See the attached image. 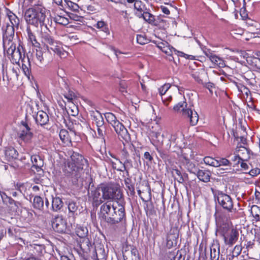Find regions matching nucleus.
Returning <instances> with one entry per match:
<instances>
[{"instance_id":"nucleus-1","label":"nucleus","mask_w":260,"mask_h":260,"mask_svg":"<svg viewBox=\"0 0 260 260\" xmlns=\"http://www.w3.org/2000/svg\"><path fill=\"white\" fill-rule=\"evenodd\" d=\"M101 216L110 224H116L124 217V209L118 202L107 201L100 207Z\"/></svg>"},{"instance_id":"nucleus-2","label":"nucleus","mask_w":260,"mask_h":260,"mask_svg":"<svg viewBox=\"0 0 260 260\" xmlns=\"http://www.w3.org/2000/svg\"><path fill=\"white\" fill-rule=\"evenodd\" d=\"M46 12V8L42 5H35L26 10L24 18L28 25L36 27L45 26L47 28V24L45 23Z\"/></svg>"},{"instance_id":"nucleus-3","label":"nucleus","mask_w":260,"mask_h":260,"mask_svg":"<svg viewBox=\"0 0 260 260\" xmlns=\"http://www.w3.org/2000/svg\"><path fill=\"white\" fill-rule=\"evenodd\" d=\"M105 114L107 121L114 128V130L118 135L119 139H122L121 141L124 146L125 148L130 147V135L127 129L121 122L117 120L115 116L113 113L108 112Z\"/></svg>"},{"instance_id":"nucleus-4","label":"nucleus","mask_w":260,"mask_h":260,"mask_svg":"<svg viewBox=\"0 0 260 260\" xmlns=\"http://www.w3.org/2000/svg\"><path fill=\"white\" fill-rule=\"evenodd\" d=\"M186 102L183 101L175 105L173 109L177 112L181 111L182 112V115L185 118L189 119L190 125H196L199 120V115L196 111H193L190 108H186Z\"/></svg>"},{"instance_id":"nucleus-5","label":"nucleus","mask_w":260,"mask_h":260,"mask_svg":"<svg viewBox=\"0 0 260 260\" xmlns=\"http://www.w3.org/2000/svg\"><path fill=\"white\" fill-rule=\"evenodd\" d=\"M4 47L7 49V53L11 61L13 63H19L22 58V53L23 52L22 47L19 46L17 48L16 45L9 39L8 45L6 41H4Z\"/></svg>"},{"instance_id":"nucleus-6","label":"nucleus","mask_w":260,"mask_h":260,"mask_svg":"<svg viewBox=\"0 0 260 260\" xmlns=\"http://www.w3.org/2000/svg\"><path fill=\"white\" fill-rule=\"evenodd\" d=\"M182 162L185 168L190 173L196 174L198 168L195 164L190 161L194 158V152L189 148H185L181 151Z\"/></svg>"},{"instance_id":"nucleus-7","label":"nucleus","mask_w":260,"mask_h":260,"mask_svg":"<svg viewBox=\"0 0 260 260\" xmlns=\"http://www.w3.org/2000/svg\"><path fill=\"white\" fill-rule=\"evenodd\" d=\"M215 200L218 202V203L224 210L228 212H232L236 211L234 208V202L230 196L223 192L221 191H218L217 193L214 195Z\"/></svg>"},{"instance_id":"nucleus-8","label":"nucleus","mask_w":260,"mask_h":260,"mask_svg":"<svg viewBox=\"0 0 260 260\" xmlns=\"http://www.w3.org/2000/svg\"><path fill=\"white\" fill-rule=\"evenodd\" d=\"M103 199L119 200L122 197V193L119 186L116 184L103 185Z\"/></svg>"},{"instance_id":"nucleus-9","label":"nucleus","mask_w":260,"mask_h":260,"mask_svg":"<svg viewBox=\"0 0 260 260\" xmlns=\"http://www.w3.org/2000/svg\"><path fill=\"white\" fill-rule=\"evenodd\" d=\"M71 158L72 161L69 163L68 167L73 172H79L82 171L83 167L88 165L87 159L78 153L74 152Z\"/></svg>"},{"instance_id":"nucleus-10","label":"nucleus","mask_w":260,"mask_h":260,"mask_svg":"<svg viewBox=\"0 0 260 260\" xmlns=\"http://www.w3.org/2000/svg\"><path fill=\"white\" fill-rule=\"evenodd\" d=\"M7 16L10 24H7L5 29L4 36L6 37H11L14 35L15 28H17L20 23L18 17L9 10H7Z\"/></svg>"},{"instance_id":"nucleus-11","label":"nucleus","mask_w":260,"mask_h":260,"mask_svg":"<svg viewBox=\"0 0 260 260\" xmlns=\"http://www.w3.org/2000/svg\"><path fill=\"white\" fill-rule=\"evenodd\" d=\"M52 226L55 231L59 233H66L70 228L66 220L62 216L59 215L56 216L53 219Z\"/></svg>"},{"instance_id":"nucleus-12","label":"nucleus","mask_w":260,"mask_h":260,"mask_svg":"<svg viewBox=\"0 0 260 260\" xmlns=\"http://www.w3.org/2000/svg\"><path fill=\"white\" fill-rule=\"evenodd\" d=\"M51 59L50 51L45 49H44V51L41 49L36 50L35 62L38 66H42L46 62L50 61Z\"/></svg>"},{"instance_id":"nucleus-13","label":"nucleus","mask_w":260,"mask_h":260,"mask_svg":"<svg viewBox=\"0 0 260 260\" xmlns=\"http://www.w3.org/2000/svg\"><path fill=\"white\" fill-rule=\"evenodd\" d=\"M41 42L46 46L45 49L50 51L51 50V47H54L58 44V43L47 32H42Z\"/></svg>"},{"instance_id":"nucleus-14","label":"nucleus","mask_w":260,"mask_h":260,"mask_svg":"<svg viewBox=\"0 0 260 260\" xmlns=\"http://www.w3.org/2000/svg\"><path fill=\"white\" fill-rule=\"evenodd\" d=\"M239 237V232L236 230L232 229L228 235L223 238L224 243L226 245H228L229 246H232L234 243H235L238 240Z\"/></svg>"},{"instance_id":"nucleus-15","label":"nucleus","mask_w":260,"mask_h":260,"mask_svg":"<svg viewBox=\"0 0 260 260\" xmlns=\"http://www.w3.org/2000/svg\"><path fill=\"white\" fill-rule=\"evenodd\" d=\"M22 124L24 127V129L21 130L18 133L19 137L25 142H29L32 136V134L30 131V128L28 125L24 122H22Z\"/></svg>"},{"instance_id":"nucleus-16","label":"nucleus","mask_w":260,"mask_h":260,"mask_svg":"<svg viewBox=\"0 0 260 260\" xmlns=\"http://www.w3.org/2000/svg\"><path fill=\"white\" fill-rule=\"evenodd\" d=\"M151 141L152 144L156 147H160L162 146L164 135H160V133L152 132L150 133Z\"/></svg>"},{"instance_id":"nucleus-17","label":"nucleus","mask_w":260,"mask_h":260,"mask_svg":"<svg viewBox=\"0 0 260 260\" xmlns=\"http://www.w3.org/2000/svg\"><path fill=\"white\" fill-rule=\"evenodd\" d=\"M36 123L41 126L47 124L49 122V116L46 112L39 111L35 117Z\"/></svg>"},{"instance_id":"nucleus-18","label":"nucleus","mask_w":260,"mask_h":260,"mask_svg":"<svg viewBox=\"0 0 260 260\" xmlns=\"http://www.w3.org/2000/svg\"><path fill=\"white\" fill-rule=\"evenodd\" d=\"M4 152L6 159L8 161L16 159L18 155L17 150L12 147H6Z\"/></svg>"},{"instance_id":"nucleus-19","label":"nucleus","mask_w":260,"mask_h":260,"mask_svg":"<svg viewBox=\"0 0 260 260\" xmlns=\"http://www.w3.org/2000/svg\"><path fill=\"white\" fill-rule=\"evenodd\" d=\"M133 3H134L133 5L134 15L138 17L142 16V13L145 11V5L141 1L131 0V4Z\"/></svg>"},{"instance_id":"nucleus-20","label":"nucleus","mask_w":260,"mask_h":260,"mask_svg":"<svg viewBox=\"0 0 260 260\" xmlns=\"http://www.w3.org/2000/svg\"><path fill=\"white\" fill-rule=\"evenodd\" d=\"M142 14V16H139V18H143L145 21L151 25L155 26L159 25V19L158 18L155 19V16L152 14L144 11Z\"/></svg>"},{"instance_id":"nucleus-21","label":"nucleus","mask_w":260,"mask_h":260,"mask_svg":"<svg viewBox=\"0 0 260 260\" xmlns=\"http://www.w3.org/2000/svg\"><path fill=\"white\" fill-rule=\"evenodd\" d=\"M195 175L200 181L207 183L210 181L212 173L209 170H198Z\"/></svg>"},{"instance_id":"nucleus-22","label":"nucleus","mask_w":260,"mask_h":260,"mask_svg":"<svg viewBox=\"0 0 260 260\" xmlns=\"http://www.w3.org/2000/svg\"><path fill=\"white\" fill-rule=\"evenodd\" d=\"M31 161L32 163V167L36 169L37 172L42 170V167L44 165V161L40 156L37 155L31 156Z\"/></svg>"},{"instance_id":"nucleus-23","label":"nucleus","mask_w":260,"mask_h":260,"mask_svg":"<svg viewBox=\"0 0 260 260\" xmlns=\"http://www.w3.org/2000/svg\"><path fill=\"white\" fill-rule=\"evenodd\" d=\"M63 202L61 198L58 197H52V205L50 209L55 212L60 210L63 207Z\"/></svg>"},{"instance_id":"nucleus-24","label":"nucleus","mask_w":260,"mask_h":260,"mask_svg":"<svg viewBox=\"0 0 260 260\" xmlns=\"http://www.w3.org/2000/svg\"><path fill=\"white\" fill-rule=\"evenodd\" d=\"M27 39L29 43L36 47H39L40 44L37 41L35 34L31 31L30 26H27L26 29Z\"/></svg>"},{"instance_id":"nucleus-25","label":"nucleus","mask_w":260,"mask_h":260,"mask_svg":"<svg viewBox=\"0 0 260 260\" xmlns=\"http://www.w3.org/2000/svg\"><path fill=\"white\" fill-rule=\"evenodd\" d=\"M0 196L3 200V202L6 205H14L15 207L18 208L19 206L20 205V203L19 202L15 201L11 197H9L7 194L0 191Z\"/></svg>"},{"instance_id":"nucleus-26","label":"nucleus","mask_w":260,"mask_h":260,"mask_svg":"<svg viewBox=\"0 0 260 260\" xmlns=\"http://www.w3.org/2000/svg\"><path fill=\"white\" fill-rule=\"evenodd\" d=\"M59 137L66 146H69L72 145V141L69 138V132L67 130L64 129H61L59 132Z\"/></svg>"},{"instance_id":"nucleus-27","label":"nucleus","mask_w":260,"mask_h":260,"mask_svg":"<svg viewBox=\"0 0 260 260\" xmlns=\"http://www.w3.org/2000/svg\"><path fill=\"white\" fill-rule=\"evenodd\" d=\"M102 195H103L102 185L92 191V196L95 202H100V203H102L103 202L102 200L103 199Z\"/></svg>"},{"instance_id":"nucleus-28","label":"nucleus","mask_w":260,"mask_h":260,"mask_svg":"<svg viewBox=\"0 0 260 260\" xmlns=\"http://www.w3.org/2000/svg\"><path fill=\"white\" fill-rule=\"evenodd\" d=\"M67 205L69 216L74 217L75 215L77 214L78 206L77 203L73 200H69Z\"/></svg>"},{"instance_id":"nucleus-29","label":"nucleus","mask_w":260,"mask_h":260,"mask_svg":"<svg viewBox=\"0 0 260 260\" xmlns=\"http://www.w3.org/2000/svg\"><path fill=\"white\" fill-rule=\"evenodd\" d=\"M64 89H66V90L64 91V98L67 99L69 102H72L73 100L76 98L75 93L70 89L66 82L64 83Z\"/></svg>"},{"instance_id":"nucleus-30","label":"nucleus","mask_w":260,"mask_h":260,"mask_svg":"<svg viewBox=\"0 0 260 260\" xmlns=\"http://www.w3.org/2000/svg\"><path fill=\"white\" fill-rule=\"evenodd\" d=\"M231 230L229 224L224 223L218 226L216 232L223 238Z\"/></svg>"},{"instance_id":"nucleus-31","label":"nucleus","mask_w":260,"mask_h":260,"mask_svg":"<svg viewBox=\"0 0 260 260\" xmlns=\"http://www.w3.org/2000/svg\"><path fill=\"white\" fill-rule=\"evenodd\" d=\"M95 256H94L96 260H106L107 254L103 247L95 248Z\"/></svg>"},{"instance_id":"nucleus-32","label":"nucleus","mask_w":260,"mask_h":260,"mask_svg":"<svg viewBox=\"0 0 260 260\" xmlns=\"http://www.w3.org/2000/svg\"><path fill=\"white\" fill-rule=\"evenodd\" d=\"M51 50L60 58H66L68 55V52L62 48L60 44H57L54 47H51Z\"/></svg>"},{"instance_id":"nucleus-33","label":"nucleus","mask_w":260,"mask_h":260,"mask_svg":"<svg viewBox=\"0 0 260 260\" xmlns=\"http://www.w3.org/2000/svg\"><path fill=\"white\" fill-rule=\"evenodd\" d=\"M33 207L34 208L40 211H43L44 201L40 196H35L34 198Z\"/></svg>"},{"instance_id":"nucleus-34","label":"nucleus","mask_w":260,"mask_h":260,"mask_svg":"<svg viewBox=\"0 0 260 260\" xmlns=\"http://www.w3.org/2000/svg\"><path fill=\"white\" fill-rule=\"evenodd\" d=\"M250 210L251 214L254 218L255 221H260V207L257 205H252Z\"/></svg>"},{"instance_id":"nucleus-35","label":"nucleus","mask_w":260,"mask_h":260,"mask_svg":"<svg viewBox=\"0 0 260 260\" xmlns=\"http://www.w3.org/2000/svg\"><path fill=\"white\" fill-rule=\"evenodd\" d=\"M93 122H95L96 127H102L104 124V119L102 115L96 112L92 116Z\"/></svg>"},{"instance_id":"nucleus-36","label":"nucleus","mask_w":260,"mask_h":260,"mask_svg":"<svg viewBox=\"0 0 260 260\" xmlns=\"http://www.w3.org/2000/svg\"><path fill=\"white\" fill-rule=\"evenodd\" d=\"M53 20L56 23L63 25H66L69 23L68 18L61 15H55Z\"/></svg>"},{"instance_id":"nucleus-37","label":"nucleus","mask_w":260,"mask_h":260,"mask_svg":"<svg viewBox=\"0 0 260 260\" xmlns=\"http://www.w3.org/2000/svg\"><path fill=\"white\" fill-rule=\"evenodd\" d=\"M204 163L207 165L214 167H219L218 161L217 159L212 157L206 156L204 158Z\"/></svg>"},{"instance_id":"nucleus-38","label":"nucleus","mask_w":260,"mask_h":260,"mask_svg":"<svg viewBox=\"0 0 260 260\" xmlns=\"http://www.w3.org/2000/svg\"><path fill=\"white\" fill-rule=\"evenodd\" d=\"M145 211L148 216H153L156 215V211L154 209L153 204L150 202L146 204Z\"/></svg>"},{"instance_id":"nucleus-39","label":"nucleus","mask_w":260,"mask_h":260,"mask_svg":"<svg viewBox=\"0 0 260 260\" xmlns=\"http://www.w3.org/2000/svg\"><path fill=\"white\" fill-rule=\"evenodd\" d=\"M77 236L80 238H85L88 234V230L86 227L80 226L76 231Z\"/></svg>"},{"instance_id":"nucleus-40","label":"nucleus","mask_w":260,"mask_h":260,"mask_svg":"<svg viewBox=\"0 0 260 260\" xmlns=\"http://www.w3.org/2000/svg\"><path fill=\"white\" fill-rule=\"evenodd\" d=\"M151 40L149 38H147L145 34L137 35V41L140 44L144 45L148 43Z\"/></svg>"},{"instance_id":"nucleus-41","label":"nucleus","mask_w":260,"mask_h":260,"mask_svg":"<svg viewBox=\"0 0 260 260\" xmlns=\"http://www.w3.org/2000/svg\"><path fill=\"white\" fill-rule=\"evenodd\" d=\"M241 154L238 153L237 155H235L234 156L233 158H232V165L233 167H235L236 166H238L241 161L244 160V158H243V156H241Z\"/></svg>"},{"instance_id":"nucleus-42","label":"nucleus","mask_w":260,"mask_h":260,"mask_svg":"<svg viewBox=\"0 0 260 260\" xmlns=\"http://www.w3.org/2000/svg\"><path fill=\"white\" fill-rule=\"evenodd\" d=\"M236 152L240 154L241 156H243V158L244 157V154H246L248 157H249V150L244 146H238L236 149Z\"/></svg>"},{"instance_id":"nucleus-43","label":"nucleus","mask_w":260,"mask_h":260,"mask_svg":"<svg viewBox=\"0 0 260 260\" xmlns=\"http://www.w3.org/2000/svg\"><path fill=\"white\" fill-rule=\"evenodd\" d=\"M129 84L128 81H125V80H121L120 82L119 86H120V91L124 94V93H127L128 90V85Z\"/></svg>"},{"instance_id":"nucleus-44","label":"nucleus","mask_w":260,"mask_h":260,"mask_svg":"<svg viewBox=\"0 0 260 260\" xmlns=\"http://www.w3.org/2000/svg\"><path fill=\"white\" fill-rule=\"evenodd\" d=\"M94 26L98 29H101L104 32H107L108 30L106 23L103 21H98Z\"/></svg>"},{"instance_id":"nucleus-45","label":"nucleus","mask_w":260,"mask_h":260,"mask_svg":"<svg viewBox=\"0 0 260 260\" xmlns=\"http://www.w3.org/2000/svg\"><path fill=\"white\" fill-rule=\"evenodd\" d=\"M171 87V84L169 83H166L164 85L161 86L160 88H158V91L160 95L162 97L165 95L167 91Z\"/></svg>"},{"instance_id":"nucleus-46","label":"nucleus","mask_w":260,"mask_h":260,"mask_svg":"<svg viewBox=\"0 0 260 260\" xmlns=\"http://www.w3.org/2000/svg\"><path fill=\"white\" fill-rule=\"evenodd\" d=\"M218 161L219 167L223 166H232V162L225 158H218L217 159Z\"/></svg>"},{"instance_id":"nucleus-47","label":"nucleus","mask_w":260,"mask_h":260,"mask_svg":"<svg viewBox=\"0 0 260 260\" xmlns=\"http://www.w3.org/2000/svg\"><path fill=\"white\" fill-rule=\"evenodd\" d=\"M64 2L66 3L67 5L71 10L74 11H78L79 7L77 4L74 3L70 1L64 0Z\"/></svg>"},{"instance_id":"nucleus-48","label":"nucleus","mask_w":260,"mask_h":260,"mask_svg":"<svg viewBox=\"0 0 260 260\" xmlns=\"http://www.w3.org/2000/svg\"><path fill=\"white\" fill-rule=\"evenodd\" d=\"M217 255V260H218L219 257V247H218V250L217 251L215 248H211L210 250V257L212 260H214L216 258Z\"/></svg>"},{"instance_id":"nucleus-49","label":"nucleus","mask_w":260,"mask_h":260,"mask_svg":"<svg viewBox=\"0 0 260 260\" xmlns=\"http://www.w3.org/2000/svg\"><path fill=\"white\" fill-rule=\"evenodd\" d=\"M131 259L132 260H140L138 251L136 248L131 249Z\"/></svg>"},{"instance_id":"nucleus-50","label":"nucleus","mask_w":260,"mask_h":260,"mask_svg":"<svg viewBox=\"0 0 260 260\" xmlns=\"http://www.w3.org/2000/svg\"><path fill=\"white\" fill-rule=\"evenodd\" d=\"M192 77L195 79V80L199 83L204 84L203 80L201 79V74L199 72H194L192 74Z\"/></svg>"},{"instance_id":"nucleus-51","label":"nucleus","mask_w":260,"mask_h":260,"mask_svg":"<svg viewBox=\"0 0 260 260\" xmlns=\"http://www.w3.org/2000/svg\"><path fill=\"white\" fill-rule=\"evenodd\" d=\"M172 48L173 47H170V46L168 44L167 46H166V48H164L161 51L168 55L171 56V55H172L173 52L174 51Z\"/></svg>"},{"instance_id":"nucleus-52","label":"nucleus","mask_w":260,"mask_h":260,"mask_svg":"<svg viewBox=\"0 0 260 260\" xmlns=\"http://www.w3.org/2000/svg\"><path fill=\"white\" fill-rule=\"evenodd\" d=\"M153 42L156 45L157 47L162 50L164 48H166V46L168 45V43L166 41L165 42H157L153 41Z\"/></svg>"},{"instance_id":"nucleus-53","label":"nucleus","mask_w":260,"mask_h":260,"mask_svg":"<svg viewBox=\"0 0 260 260\" xmlns=\"http://www.w3.org/2000/svg\"><path fill=\"white\" fill-rule=\"evenodd\" d=\"M189 179L188 175L186 173H182L180 178H177V181L180 183H183L186 181H188Z\"/></svg>"},{"instance_id":"nucleus-54","label":"nucleus","mask_w":260,"mask_h":260,"mask_svg":"<svg viewBox=\"0 0 260 260\" xmlns=\"http://www.w3.org/2000/svg\"><path fill=\"white\" fill-rule=\"evenodd\" d=\"M210 55V60L214 64H218V61H221V59L216 55L214 54Z\"/></svg>"},{"instance_id":"nucleus-55","label":"nucleus","mask_w":260,"mask_h":260,"mask_svg":"<svg viewBox=\"0 0 260 260\" xmlns=\"http://www.w3.org/2000/svg\"><path fill=\"white\" fill-rule=\"evenodd\" d=\"M70 18L75 21L82 22L83 17L80 16H78L76 14L71 13L69 15Z\"/></svg>"},{"instance_id":"nucleus-56","label":"nucleus","mask_w":260,"mask_h":260,"mask_svg":"<svg viewBox=\"0 0 260 260\" xmlns=\"http://www.w3.org/2000/svg\"><path fill=\"white\" fill-rule=\"evenodd\" d=\"M173 49L174 52L179 56L184 57L185 58H189V55L184 53L183 52L178 51L176 50L174 48H172Z\"/></svg>"},{"instance_id":"nucleus-57","label":"nucleus","mask_w":260,"mask_h":260,"mask_svg":"<svg viewBox=\"0 0 260 260\" xmlns=\"http://www.w3.org/2000/svg\"><path fill=\"white\" fill-rule=\"evenodd\" d=\"M249 173L252 176H255L260 174V169L258 168L252 169L249 171Z\"/></svg>"},{"instance_id":"nucleus-58","label":"nucleus","mask_w":260,"mask_h":260,"mask_svg":"<svg viewBox=\"0 0 260 260\" xmlns=\"http://www.w3.org/2000/svg\"><path fill=\"white\" fill-rule=\"evenodd\" d=\"M161 100L162 101V102L165 105H166L167 106L168 105V103L171 102L172 100V97L171 95H169L168 97H164L163 96L161 97Z\"/></svg>"},{"instance_id":"nucleus-59","label":"nucleus","mask_w":260,"mask_h":260,"mask_svg":"<svg viewBox=\"0 0 260 260\" xmlns=\"http://www.w3.org/2000/svg\"><path fill=\"white\" fill-rule=\"evenodd\" d=\"M135 150V153H134V155H135L134 157V158L135 159L136 161H140V151L139 149H136L135 148H134Z\"/></svg>"},{"instance_id":"nucleus-60","label":"nucleus","mask_w":260,"mask_h":260,"mask_svg":"<svg viewBox=\"0 0 260 260\" xmlns=\"http://www.w3.org/2000/svg\"><path fill=\"white\" fill-rule=\"evenodd\" d=\"M22 68L25 75L28 78H29V76L30 75V71L29 69L24 64L22 65Z\"/></svg>"},{"instance_id":"nucleus-61","label":"nucleus","mask_w":260,"mask_h":260,"mask_svg":"<svg viewBox=\"0 0 260 260\" xmlns=\"http://www.w3.org/2000/svg\"><path fill=\"white\" fill-rule=\"evenodd\" d=\"M144 158L148 161V162H151L153 159L152 157L148 152H145L144 154Z\"/></svg>"},{"instance_id":"nucleus-62","label":"nucleus","mask_w":260,"mask_h":260,"mask_svg":"<svg viewBox=\"0 0 260 260\" xmlns=\"http://www.w3.org/2000/svg\"><path fill=\"white\" fill-rule=\"evenodd\" d=\"M172 174L173 175L176 174L177 176H178V178H180L182 175V173L178 169H173Z\"/></svg>"},{"instance_id":"nucleus-63","label":"nucleus","mask_w":260,"mask_h":260,"mask_svg":"<svg viewBox=\"0 0 260 260\" xmlns=\"http://www.w3.org/2000/svg\"><path fill=\"white\" fill-rule=\"evenodd\" d=\"M128 248L127 246L126 247H123V250H122V253H123V260H127L128 259L127 256V252L128 251V249L127 248Z\"/></svg>"},{"instance_id":"nucleus-64","label":"nucleus","mask_w":260,"mask_h":260,"mask_svg":"<svg viewBox=\"0 0 260 260\" xmlns=\"http://www.w3.org/2000/svg\"><path fill=\"white\" fill-rule=\"evenodd\" d=\"M98 134L99 137H103L104 136V131L101 127H97Z\"/></svg>"}]
</instances>
